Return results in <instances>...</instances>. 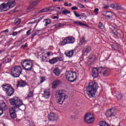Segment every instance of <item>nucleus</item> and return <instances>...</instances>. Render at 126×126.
Wrapping results in <instances>:
<instances>
[{"instance_id":"obj_1","label":"nucleus","mask_w":126,"mask_h":126,"mask_svg":"<svg viewBox=\"0 0 126 126\" xmlns=\"http://www.w3.org/2000/svg\"><path fill=\"white\" fill-rule=\"evenodd\" d=\"M98 87H99L98 84L94 82H91L89 83L88 86L86 87V91L90 98L95 97Z\"/></svg>"},{"instance_id":"obj_2","label":"nucleus","mask_w":126,"mask_h":126,"mask_svg":"<svg viewBox=\"0 0 126 126\" xmlns=\"http://www.w3.org/2000/svg\"><path fill=\"white\" fill-rule=\"evenodd\" d=\"M9 102L12 106H14L15 109H19L21 111H24L26 109V106L23 104L22 100L17 97H14L9 99Z\"/></svg>"},{"instance_id":"obj_3","label":"nucleus","mask_w":126,"mask_h":126,"mask_svg":"<svg viewBox=\"0 0 126 126\" xmlns=\"http://www.w3.org/2000/svg\"><path fill=\"white\" fill-rule=\"evenodd\" d=\"M66 92L63 90H60L57 91V94L56 95V97L57 99V102L60 105H63L64 100L67 99V95L65 94Z\"/></svg>"},{"instance_id":"obj_4","label":"nucleus","mask_w":126,"mask_h":126,"mask_svg":"<svg viewBox=\"0 0 126 126\" xmlns=\"http://www.w3.org/2000/svg\"><path fill=\"white\" fill-rule=\"evenodd\" d=\"M21 64L27 71H31L33 69V60H24L23 62H21Z\"/></svg>"},{"instance_id":"obj_5","label":"nucleus","mask_w":126,"mask_h":126,"mask_svg":"<svg viewBox=\"0 0 126 126\" xmlns=\"http://www.w3.org/2000/svg\"><path fill=\"white\" fill-rule=\"evenodd\" d=\"M15 4V1H10L6 3H3L0 6V12L7 11V10L9 9V8L14 7Z\"/></svg>"},{"instance_id":"obj_6","label":"nucleus","mask_w":126,"mask_h":126,"mask_svg":"<svg viewBox=\"0 0 126 126\" xmlns=\"http://www.w3.org/2000/svg\"><path fill=\"white\" fill-rule=\"evenodd\" d=\"M2 90L4 91L7 96H12L14 93V89L11 87V85L7 84H4L1 86Z\"/></svg>"},{"instance_id":"obj_7","label":"nucleus","mask_w":126,"mask_h":126,"mask_svg":"<svg viewBox=\"0 0 126 126\" xmlns=\"http://www.w3.org/2000/svg\"><path fill=\"white\" fill-rule=\"evenodd\" d=\"M22 72V68L21 66L17 65L13 67L11 69V73L13 77H19Z\"/></svg>"},{"instance_id":"obj_8","label":"nucleus","mask_w":126,"mask_h":126,"mask_svg":"<svg viewBox=\"0 0 126 126\" xmlns=\"http://www.w3.org/2000/svg\"><path fill=\"white\" fill-rule=\"evenodd\" d=\"M66 79L70 82H74L76 80V72L68 71L65 73Z\"/></svg>"},{"instance_id":"obj_9","label":"nucleus","mask_w":126,"mask_h":126,"mask_svg":"<svg viewBox=\"0 0 126 126\" xmlns=\"http://www.w3.org/2000/svg\"><path fill=\"white\" fill-rule=\"evenodd\" d=\"M85 122L87 124H93L95 119H94V116L93 114L91 113H87L85 116Z\"/></svg>"},{"instance_id":"obj_10","label":"nucleus","mask_w":126,"mask_h":126,"mask_svg":"<svg viewBox=\"0 0 126 126\" xmlns=\"http://www.w3.org/2000/svg\"><path fill=\"white\" fill-rule=\"evenodd\" d=\"M74 42H75V38L74 37L68 36L63 40L62 44L64 45H66V44H73Z\"/></svg>"},{"instance_id":"obj_11","label":"nucleus","mask_w":126,"mask_h":126,"mask_svg":"<svg viewBox=\"0 0 126 126\" xmlns=\"http://www.w3.org/2000/svg\"><path fill=\"white\" fill-rule=\"evenodd\" d=\"M16 108H14V106L9 108L10 116L12 119H16Z\"/></svg>"},{"instance_id":"obj_12","label":"nucleus","mask_w":126,"mask_h":126,"mask_svg":"<svg viewBox=\"0 0 126 126\" xmlns=\"http://www.w3.org/2000/svg\"><path fill=\"white\" fill-rule=\"evenodd\" d=\"M99 70H100L99 73H102L103 76H108L109 74H110V72L109 71V69L107 68L100 67L98 68Z\"/></svg>"},{"instance_id":"obj_13","label":"nucleus","mask_w":126,"mask_h":126,"mask_svg":"<svg viewBox=\"0 0 126 126\" xmlns=\"http://www.w3.org/2000/svg\"><path fill=\"white\" fill-rule=\"evenodd\" d=\"M47 118L49 121H52L53 122L58 121V115H57V114L54 112H51L49 114H48Z\"/></svg>"},{"instance_id":"obj_14","label":"nucleus","mask_w":126,"mask_h":126,"mask_svg":"<svg viewBox=\"0 0 126 126\" xmlns=\"http://www.w3.org/2000/svg\"><path fill=\"white\" fill-rule=\"evenodd\" d=\"M105 115L108 118H112L116 116V111L114 109L111 108L106 111Z\"/></svg>"},{"instance_id":"obj_15","label":"nucleus","mask_w":126,"mask_h":126,"mask_svg":"<svg viewBox=\"0 0 126 126\" xmlns=\"http://www.w3.org/2000/svg\"><path fill=\"white\" fill-rule=\"evenodd\" d=\"M7 109H8V108L4 102H2V103H0V116L3 114V111H5L7 110Z\"/></svg>"},{"instance_id":"obj_16","label":"nucleus","mask_w":126,"mask_h":126,"mask_svg":"<svg viewBox=\"0 0 126 126\" xmlns=\"http://www.w3.org/2000/svg\"><path fill=\"white\" fill-rule=\"evenodd\" d=\"M111 47L113 50H115V51H118L120 54H123V50L122 49V47L120 45H118L117 44H111Z\"/></svg>"},{"instance_id":"obj_17","label":"nucleus","mask_w":126,"mask_h":126,"mask_svg":"<svg viewBox=\"0 0 126 126\" xmlns=\"http://www.w3.org/2000/svg\"><path fill=\"white\" fill-rule=\"evenodd\" d=\"M91 51V46L87 45L83 50V55L86 56Z\"/></svg>"},{"instance_id":"obj_18","label":"nucleus","mask_w":126,"mask_h":126,"mask_svg":"<svg viewBox=\"0 0 126 126\" xmlns=\"http://www.w3.org/2000/svg\"><path fill=\"white\" fill-rule=\"evenodd\" d=\"M99 75V69L94 67L93 68L92 76L94 78H96Z\"/></svg>"},{"instance_id":"obj_19","label":"nucleus","mask_w":126,"mask_h":126,"mask_svg":"<svg viewBox=\"0 0 126 126\" xmlns=\"http://www.w3.org/2000/svg\"><path fill=\"white\" fill-rule=\"evenodd\" d=\"M26 85H28V84L25 81L20 80L17 82V87H25Z\"/></svg>"},{"instance_id":"obj_20","label":"nucleus","mask_w":126,"mask_h":126,"mask_svg":"<svg viewBox=\"0 0 126 126\" xmlns=\"http://www.w3.org/2000/svg\"><path fill=\"white\" fill-rule=\"evenodd\" d=\"M62 84V81L60 80H57L53 82L52 84V88H57L58 86H59V85H61Z\"/></svg>"},{"instance_id":"obj_21","label":"nucleus","mask_w":126,"mask_h":126,"mask_svg":"<svg viewBox=\"0 0 126 126\" xmlns=\"http://www.w3.org/2000/svg\"><path fill=\"white\" fill-rule=\"evenodd\" d=\"M43 96L45 99H49L51 96V92L50 89L44 90Z\"/></svg>"},{"instance_id":"obj_22","label":"nucleus","mask_w":126,"mask_h":126,"mask_svg":"<svg viewBox=\"0 0 126 126\" xmlns=\"http://www.w3.org/2000/svg\"><path fill=\"white\" fill-rule=\"evenodd\" d=\"M75 50H71L69 51H66L64 52V55L68 58H71L73 56V53L75 52Z\"/></svg>"},{"instance_id":"obj_23","label":"nucleus","mask_w":126,"mask_h":126,"mask_svg":"<svg viewBox=\"0 0 126 126\" xmlns=\"http://www.w3.org/2000/svg\"><path fill=\"white\" fill-rule=\"evenodd\" d=\"M111 7L116 10H121V9H122V6L119 5L118 3L112 4L111 5Z\"/></svg>"},{"instance_id":"obj_24","label":"nucleus","mask_w":126,"mask_h":126,"mask_svg":"<svg viewBox=\"0 0 126 126\" xmlns=\"http://www.w3.org/2000/svg\"><path fill=\"white\" fill-rule=\"evenodd\" d=\"M53 73L57 76H59L61 74V70L58 68H56L53 70Z\"/></svg>"},{"instance_id":"obj_25","label":"nucleus","mask_w":126,"mask_h":126,"mask_svg":"<svg viewBox=\"0 0 126 126\" xmlns=\"http://www.w3.org/2000/svg\"><path fill=\"white\" fill-rule=\"evenodd\" d=\"M49 63L51 64H55L56 63H58V58L57 57L53 58L49 60Z\"/></svg>"},{"instance_id":"obj_26","label":"nucleus","mask_w":126,"mask_h":126,"mask_svg":"<svg viewBox=\"0 0 126 126\" xmlns=\"http://www.w3.org/2000/svg\"><path fill=\"white\" fill-rule=\"evenodd\" d=\"M73 23L74 24H76L77 25H79L80 26H86V27H88V25L85 24L81 22L74 21Z\"/></svg>"},{"instance_id":"obj_27","label":"nucleus","mask_w":126,"mask_h":126,"mask_svg":"<svg viewBox=\"0 0 126 126\" xmlns=\"http://www.w3.org/2000/svg\"><path fill=\"white\" fill-rule=\"evenodd\" d=\"M103 15L105 17H108V18H112V12L110 11H106Z\"/></svg>"},{"instance_id":"obj_28","label":"nucleus","mask_w":126,"mask_h":126,"mask_svg":"<svg viewBox=\"0 0 126 126\" xmlns=\"http://www.w3.org/2000/svg\"><path fill=\"white\" fill-rule=\"evenodd\" d=\"M51 10V7L48 8H43V9L39 11L38 13H42L43 12H48V11H50Z\"/></svg>"},{"instance_id":"obj_29","label":"nucleus","mask_w":126,"mask_h":126,"mask_svg":"<svg viewBox=\"0 0 126 126\" xmlns=\"http://www.w3.org/2000/svg\"><path fill=\"white\" fill-rule=\"evenodd\" d=\"M43 22H44L45 24H44V26L46 27V26H48L49 24H51V21L50 19H45L43 20Z\"/></svg>"},{"instance_id":"obj_30","label":"nucleus","mask_w":126,"mask_h":126,"mask_svg":"<svg viewBox=\"0 0 126 126\" xmlns=\"http://www.w3.org/2000/svg\"><path fill=\"white\" fill-rule=\"evenodd\" d=\"M95 61H96V56L95 55H93L89 59V62H90L91 63H94Z\"/></svg>"},{"instance_id":"obj_31","label":"nucleus","mask_w":126,"mask_h":126,"mask_svg":"<svg viewBox=\"0 0 126 126\" xmlns=\"http://www.w3.org/2000/svg\"><path fill=\"white\" fill-rule=\"evenodd\" d=\"M87 41L85 40V37L83 36L82 39L80 40V45H83V44H86Z\"/></svg>"},{"instance_id":"obj_32","label":"nucleus","mask_w":126,"mask_h":126,"mask_svg":"<svg viewBox=\"0 0 126 126\" xmlns=\"http://www.w3.org/2000/svg\"><path fill=\"white\" fill-rule=\"evenodd\" d=\"M99 126H110L109 124L106 123L104 121H101L99 122Z\"/></svg>"},{"instance_id":"obj_33","label":"nucleus","mask_w":126,"mask_h":126,"mask_svg":"<svg viewBox=\"0 0 126 126\" xmlns=\"http://www.w3.org/2000/svg\"><path fill=\"white\" fill-rule=\"evenodd\" d=\"M55 28H59L60 27H63V26H64V24L59 23L58 24H56L54 25Z\"/></svg>"},{"instance_id":"obj_34","label":"nucleus","mask_w":126,"mask_h":126,"mask_svg":"<svg viewBox=\"0 0 126 126\" xmlns=\"http://www.w3.org/2000/svg\"><path fill=\"white\" fill-rule=\"evenodd\" d=\"M31 97H33V92L30 91L28 96L26 97V99H29V98H31Z\"/></svg>"},{"instance_id":"obj_35","label":"nucleus","mask_w":126,"mask_h":126,"mask_svg":"<svg viewBox=\"0 0 126 126\" xmlns=\"http://www.w3.org/2000/svg\"><path fill=\"white\" fill-rule=\"evenodd\" d=\"M20 22H21L20 19H16L14 21L15 25H19V24H20Z\"/></svg>"},{"instance_id":"obj_36","label":"nucleus","mask_w":126,"mask_h":126,"mask_svg":"<svg viewBox=\"0 0 126 126\" xmlns=\"http://www.w3.org/2000/svg\"><path fill=\"white\" fill-rule=\"evenodd\" d=\"M62 13L64 15H66V14H69V13H70V12L68 10L65 9L62 11Z\"/></svg>"},{"instance_id":"obj_37","label":"nucleus","mask_w":126,"mask_h":126,"mask_svg":"<svg viewBox=\"0 0 126 126\" xmlns=\"http://www.w3.org/2000/svg\"><path fill=\"white\" fill-rule=\"evenodd\" d=\"M40 0H37L33 1L32 2V5H36V4H38V3H39V2H40Z\"/></svg>"},{"instance_id":"obj_38","label":"nucleus","mask_w":126,"mask_h":126,"mask_svg":"<svg viewBox=\"0 0 126 126\" xmlns=\"http://www.w3.org/2000/svg\"><path fill=\"white\" fill-rule=\"evenodd\" d=\"M40 83H43L44 81H46V77H43V76L40 77Z\"/></svg>"},{"instance_id":"obj_39","label":"nucleus","mask_w":126,"mask_h":126,"mask_svg":"<svg viewBox=\"0 0 126 126\" xmlns=\"http://www.w3.org/2000/svg\"><path fill=\"white\" fill-rule=\"evenodd\" d=\"M33 10V6H30L28 7L27 11V12H30V11H32Z\"/></svg>"},{"instance_id":"obj_40","label":"nucleus","mask_w":126,"mask_h":126,"mask_svg":"<svg viewBox=\"0 0 126 126\" xmlns=\"http://www.w3.org/2000/svg\"><path fill=\"white\" fill-rule=\"evenodd\" d=\"M57 62H63V56L59 57H57Z\"/></svg>"},{"instance_id":"obj_41","label":"nucleus","mask_w":126,"mask_h":126,"mask_svg":"<svg viewBox=\"0 0 126 126\" xmlns=\"http://www.w3.org/2000/svg\"><path fill=\"white\" fill-rule=\"evenodd\" d=\"M54 10H56V11H59L61 9V7H59L58 6H55L54 7Z\"/></svg>"},{"instance_id":"obj_42","label":"nucleus","mask_w":126,"mask_h":126,"mask_svg":"<svg viewBox=\"0 0 126 126\" xmlns=\"http://www.w3.org/2000/svg\"><path fill=\"white\" fill-rule=\"evenodd\" d=\"M98 27L100 29H104V25H103V23H99L98 24Z\"/></svg>"},{"instance_id":"obj_43","label":"nucleus","mask_w":126,"mask_h":126,"mask_svg":"<svg viewBox=\"0 0 126 126\" xmlns=\"http://www.w3.org/2000/svg\"><path fill=\"white\" fill-rule=\"evenodd\" d=\"M29 122L30 123V126H35V124H34V122L32 120H29Z\"/></svg>"},{"instance_id":"obj_44","label":"nucleus","mask_w":126,"mask_h":126,"mask_svg":"<svg viewBox=\"0 0 126 126\" xmlns=\"http://www.w3.org/2000/svg\"><path fill=\"white\" fill-rule=\"evenodd\" d=\"M77 6L80 7V8H84L85 7L84 5L81 3H78Z\"/></svg>"},{"instance_id":"obj_45","label":"nucleus","mask_w":126,"mask_h":126,"mask_svg":"<svg viewBox=\"0 0 126 126\" xmlns=\"http://www.w3.org/2000/svg\"><path fill=\"white\" fill-rule=\"evenodd\" d=\"M117 98L118 100H121L123 98V95L121 94H118V96H117Z\"/></svg>"},{"instance_id":"obj_46","label":"nucleus","mask_w":126,"mask_h":126,"mask_svg":"<svg viewBox=\"0 0 126 126\" xmlns=\"http://www.w3.org/2000/svg\"><path fill=\"white\" fill-rule=\"evenodd\" d=\"M112 33L114 34V35H118V34H119V32L117 31L113 30L112 31Z\"/></svg>"},{"instance_id":"obj_47","label":"nucleus","mask_w":126,"mask_h":126,"mask_svg":"<svg viewBox=\"0 0 126 126\" xmlns=\"http://www.w3.org/2000/svg\"><path fill=\"white\" fill-rule=\"evenodd\" d=\"M74 13L75 16H76L77 17H80V16H81V15L76 13V12H75V11L74 12Z\"/></svg>"},{"instance_id":"obj_48","label":"nucleus","mask_w":126,"mask_h":126,"mask_svg":"<svg viewBox=\"0 0 126 126\" xmlns=\"http://www.w3.org/2000/svg\"><path fill=\"white\" fill-rule=\"evenodd\" d=\"M98 11H99V9L98 8H96L94 9V13L95 14H98Z\"/></svg>"},{"instance_id":"obj_49","label":"nucleus","mask_w":126,"mask_h":126,"mask_svg":"<svg viewBox=\"0 0 126 126\" xmlns=\"http://www.w3.org/2000/svg\"><path fill=\"white\" fill-rule=\"evenodd\" d=\"M9 31L8 29L4 30V31H2V32H1V33H5V34H6L7 33H8Z\"/></svg>"},{"instance_id":"obj_50","label":"nucleus","mask_w":126,"mask_h":126,"mask_svg":"<svg viewBox=\"0 0 126 126\" xmlns=\"http://www.w3.org/2000/svg\"><path fill=\"white\" fill-rule=\"evenodd\" d=\"M77 9H78V8L76 6H73L71 7L72 10H77Z\"/></svg>"},{"instance_id":"obj_51","label":"nucleus","mask_w":126,"mask_h":126,"mask_svg":"<svg viewBox=\"0 0 126 126\" xmlns=\"http://www.w3.org/2000/svg\"><path fill=\"white\" fill-rule=\"evenodd\" d=\"M31 29H30V30H29L27 32V36H29V35L31 34Z\"/></svg>"},{"instance_id":"obj_52","label":"nucleus","mask_w":126,"mask_h":126,"mask_svg":"<svg viewBox=\"0 0 126 126\" xmlns=\"http://www.w3.org/2000/svg\"><path fill=\"white\" fill-rule=\"evenodd\" d=\"M17 32H14L12 33V36H17Z\"/></svg>"},{"instance_id":"obj_53","label":"nucleus","mask_w":126,"mask_h":126,"mask_svg":"<svg viewBox=\"0 0 126 126\" xmlns=\"http://www.w3.org/2000/svg\"><path fill=\"white\" fill-rule=\"evenodd\" d=\"M53 19H59V16H54L53 17Z\"/></svg>"},{"instance_id":"obj_54","label":"nucleus","mask_w":126,"mask_h":126,"mask_svg":"<svg viewBox=\"0 0 126 126\" xmlns=\"http://www.w3.org/2000/svg\"><path fill=\"white\" fill-rule=\"evenodd\" d=\"M28 47V44L26 43L25 45H22L23 48H27Z\"/></svg>"},{"instance_id":"obj_55","label":"nucleus","mask_w":126,"mask_h":126,"mask_svg":"<svg viewBox=\"0 0 126 126\" xmlns=\"http://www.w3.org/2000/svg\"><path fill=\"white\" fill-rule=\"evenodd\" d=\"M78 1H80V2H86V0H78Z\"/></svg>"},{"instance_id":"obj_56","label":"nucleus","mask_w":126,"mask_h":126,"mask_svg":"<svg viewBox=\"0 0 126 126\" xmlns=\"http://www.w3.org/2000/svg\"><path fill=\"white\" fill-rule=\"evenodd\" d=\"M81 16H82L83 17H85V18H86L87 17V16L86 15H85V14L84 13H83L81 15Z\"/></svg>"},{"instance_id":"obj_57","label":"nucleus","mask_w":126,"mask_h":126,"mask_svg":"<svg viewBox=\"0 0 126 126\" xmlns=\"http://www.w3.org/2000/svg\"><path fill=\"white\" fill-rule=\"evenodd\" d=\"M64 5L65 6H68V3H67V2H65L64 3Z\"/></svg>"},{"instance_id":"obj_58","label":"nucleus","mask_w":126,"mask_h":126,"mask_svg":"<svg viewBox=\"0 0 126 126\" xmlns=\"http://www.w3.org/2000/svg\"><path fill=\"white\" fill-rule=\"evenodd\" d=\"M103 8H104V9H107V8H109V6L108 5H106Z\"/></svg>"},{"instance_id":"obj_59","label":"nucleus","mask_w":126,"mask_h":126,"mask_svg":"<svg viewBox=\"0 0 126 126\" xmlns=\"http://www.w3.org/2000/svg\"><path fill=\"white\" fill-rule=\"evenodd\" d=\"M35 33L36 34H39V31H38V30L35 31Z\"/></svg>"},{"instance_id":"obj_60","label":"nucleus","mask_w":126,"mask_h":126,"mask_svg":"<svg viewBox=\"0 0 126 126\" xmlns=\"http://www.w3.org/2000/svg\"><path fill=\"white\" fill-rule=\"evenodd\" d=\"M47 57H50V56H51V54H50V52H47Z\"/></svg>"},{"instance_id":"obj_61","label":"nucleus","mask_w":126,"mask_h":126,"mask_svg":"<svg viewBox=\"0 0 126 126\" xmlns=\"http://www.w3.org/2000/svg\"><path fill=\"white\" fill-rule=\"evenodd\" d=\"M68 6H72V4H71V3H69L68 4Z\"/></svg>"},{"instance_id":"obj_62","label":"nucleus","mask_w":126,"mask_h":126,"mask_svg":"<svg viewBox=\"0 0 126 126\" xmlns=\"http://www.w3.org/2000/svg\"><path fill=\"white\" fill-rule=\"evenodd\" d=\"M21 31H22V30L18 31V32H17V34H19V33H21Z\"/></svg>"},{"instance_id":"obj_63","label":"nucleus","mask_w":126,"mask_h":126,"mask_svg":"<svg viewBox=\"0 0 126 126\" xmlns=\"http://www.w3.org/2000/svg\"><path fill=\"white\" fill-rule=\"evenodd\" d=\"M54 2H56V1H59V0H53Z\"/></svg>"},{"instance_id":"obj_64","label":"nucleus","mask_w":126,"mask_h":126,"mask_svg":"<svg viewBox=\"0 0 126 126\" xmlns=\"http://www.w3.org/2000/svg\"><path fill=\"white\" fill-rule=\"evenodd\" d=\"M36 35H37L36 34V33L35 32H34V33H33V34H32V36H36Z\"/></svg>"}]
</instances>
